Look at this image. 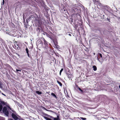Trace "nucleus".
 Here are the masks:
<instances>
[{
    "instance_id": "obj_1",
    "label": "nucleus",
    "mask_w": 120,
    "mask_h": 120,
    "mask_svg": "<svg viewBox=\"0 0 120 120\" xmlns=\"http://www.w3.org/2000/svg\"><path fill=\"white\" fill-rule=\"evenodd\" d=\"M1 99H0V112L2 110L3 112L7 116H8L9 114V112L7 110L6 107L4 106L3 108V106L6 105L7 103L4 101H1Z\"/></svg>"
},
{
    "instance_id": "obj_2",
    "label": "nucleus",
    "mask_w": 120,
    "mask_h": 120,
    "mask_svg": "<svg viewBox=\"0 0 120 120\" xmlns=\"http://www.w3.org/2000/svg\"><path fill=\"white\" fill-rule=\"evenodd\" d=\"M72 9L73 11H74L76 14L78 13L79 12V10L80 11V10H81L80 8L77 7H73Z\"/></svg>"
},
{
    "instance_id": "obj_3",
    "label": "nucleus",
    "mask_w": 120,
    "mask_h": 120,
    "mask_svg": "<svg viewBox=\"0 0 120 120\" xmlns=\"http://www.w3.org/2000/svg\"><path fill=\"white\" fill-rule=\"evenodd\" d=\"M42 40L44 42V44L45 47L47 49L49 48L48 45V42L45 39L43 38Z\"/></svg>"
},
{
    "instance_id": "obj_4",
    "label": "nucleus",
    "mask_w": 120,
    "mask_h": 120,
    "mask_svg": "<svg viewBox=\"0 0 120 120\" xmlns=\"http://www.w3.org/2000/svg\"><path fill=\"white\" fill-rule=\"evenodd\" d=\"M66 74L68 78L71 79L73 77V76L72 74H69L68 73H66Z\"/></svg>"
},
{
    "instance_id": "obj_5",
    "label": "nucleus",
    "mask_w": 120,
    "mask_h": 120,
    "mask_svg": "<svg viewBox=\"0 0 120 120\" xmlns=\"http://www.w3.org/2000/svg\"><path fill=\"white\" fill-rule=\"evenodd\" d=\"M11 116L15 120H17L18 119V117L14 113H12Z\"/></svg>"
},
{
    "instance_id": "obj_6",
    "label": "nucleus",
    "mask_w": 120,
    "mask_h": 120,
    "mask_svg": "<svg viewBox=\"0 0 120 120\" xmlns=\"http://www.w3.org/2000/svg\"><path fill=\"white\" fill-rule=\"evenodd\" d=\"M46 35L49 38L51 39L53 41V42H54V39L53 38V37L52 35H50L48 33H46Z\"/></svg>"
},
{
    "instance_id": "obj_7",
    "label": "nucleus",
    "mask_w": 120,
    "mask_h": 120,
    "mask_svg": "<svg viewBox=\"0 0 120 120\" xmlns=\"http://www.w3.org/2000/svg\"><path fill=\"white\" fill-rule=\"evenodd\" d=\"M93 2L94 4H96L99 5L100 4V2L99 0H93Z\"/></svg>"
},
{
    "instance_id": "obj_8",
    "label": "nucleus",
    "mask_w": 120,
    "mask_h": 120,
    "mask_svg": "<svg viewBox=\"0 0 120 120\" xmlns=\"http://www.w3.org/2000/svg\"><path fill=\"white\" fill-rule=\"evenodd\" d=\"M25 50H26V53H27L28 56L29 57H30V55H29V53L28 49L27 47H26V48Z\"/></svg>"
},
{
    "instance_id": "obj_9",
    "label": "nucleus",
    "mask_w": 120,
    "mask_h": 120,
    "mask_svg": "<svg viewBox=\"0 0 120 120\" xmlns=\"http://www.w3.org/2000/svg\"><path fill=\"white\" fill-rule=\"evenodd\" d=\"M35 20V22L36 23H38L39 24H40V23H41V21L40 20H39L38 18L37 19H36Z\"/></svg>"
},
{
    "instance_id": "obj_10",
    "label": "nucleus",
    "mask_w": 120,
    "mask_h": 120,
    "mask_svg": "<svg viewBox=\"0 0 120 120\" xmlns=\"http://www.w3.org/2000/svg\"><path fill=\"white\" fill-rule=\"evenodd\" d=\"M3 84L2 82L0 81V88H2L3 87Z\"/></svg>"
},
{
    "instance_id": "obj_11",
    "label": "nucleus",
    "mask_w": 120,
    "mask_h": 120,
    "mask_svg": "<svg viewBox=\"0 0 120 120\" xmlns=\"http://www.w3.org/2000/svg\"><path fill=\"white\" fill-rule=\"evenodd\" d=\"M93 68L94 71H96L97 70V68L96 67L95 65L93 66Z\"/></svg>"
},
{
    "instance_id": "obj_12",
    "label": "nucleus",
    "mask_w": 120,
    "mask_h": 120,
    "mask_svg": "<svg viewBox=\"0 0 120 120\" xmlns=\"http://www.w3.org/2000/svg\"><path fill=\"white\" fill-rule=\"evenodd\" d=\"M69 21L71 23H72L73 22V19L72 18H70L69 19Z\"/></svg>"
},
{
    "instance_id": "obj_13",
    "label": "nucleus",
    "mask_w": 120,
    "mask_h": 120,
    "mask_svg": "<svg viewBox=\"0 0 120 120\" xmlns=\"http://www.w3.org/2000/svg\"><path fill=\"white\" fill-rule=\"evenodd\" d=\"M51 95L53 96L55 98H57V97L56 96V95L53 93H52L51 94Z\"/></svg>"
},
{
    "instance_id": "obj_14",
    "label": "nucleus",
    "mask_w": 120,
    "mask_h": 120,
    "mask_svg": "<svg viewBox=\"0 0 120 120\" xmlns=\"http://www.w3.org/2000/svg\"><path fill=\"white\" fill-rule=\"evenodd\" d=\"M36 93L39 95H40L42 94V92H40L39 91H36Z\"/></svg>"
},
{
    "instance_id": "obj_15",
    "label": "nucleus",
    "mask_w": 120,
    "mask_h": 120,
    "mask_svg": "<svg viewBox=\"0 0 120 120\" xmlns=\"http://www.w3.org/2000/svg\"><path fill=\"white\" fill-rule=\"evenodd\" d=\"M44 118L46 120H52L50 118L45 116H44Z\"/></svg>"
},
{
    "instance_id": "obj_16",
    "label": "nucleus",
    "mask_w": 120,
    "mask_h": 120,
    "mask_svg": "<svg viewBox=\"0 0 120 120\" xmlns=\"http://www.w3.org/2000/svg\"><path fill=\"white\" fill-rule=\"evenodd\" d=\"M96 30L99 31V32L100 33H101V28L98 27V28Z\"/></svg>"
},
{
    "instance_id": "obj_17",
    "label": "nucleus",
    "mask_w": 120,
    "mask_h": 120,
    "mask_svg": "<svg viewBox=\"0 0 120 120\" xmlns=\"http://www.w3.org/2000/svg\"><path fill=\"white\" fill-rule=\"evenodd\" d=\"M57 82L59 84V85L60 86H62V84L61 82L59 81H58V80H57Z\"/></svg>"
},
{
    "instance_id": "obj_18",
    "label": "nucleus",
    "mask_w": 120,
    "mask_h": 120,
    "mask_svg": "<svg viewBox=\"0 0 120 120\" xmlns=\"http://www.w3.org/2000/svg\"><path fill=\"white\" fill-rule=\"evenodd\" d=\"M54 120H60L58 116H57V118H55L54 119Z\"/></svg>"
},
{
    "instance_id": "obj_19",
    "label": "nucleus",
    "mask_w": 120,
    "mask_h": 120,
    "mask_svg": "<svg viewBox=\"0 0 120 120\" xmlns=\"http://www.w3.org/2000/svg\"><path fill=\"white\" fill-rule=\"evenodd\" d=\"M63 70H64L63 68H62L61 69V70L60 71V75H61V73L63 71Z\"/></svg>"
},
{
    "instance_id": "obj_20",
    "label": "nucleus",
    "mask_w": 120,
    "mask_h": 120,
    "mask_svg": "<svg viewBox=\"0 0 120 120\" xmlns=\"http://www.w3.org/2000/svg\"><path fill=\"white\" fill-rule=\"evenodd\" d=\"M24 27L26 28H28V25L26 24V23H24Z\"/></svg>"
},
{
    "instance_id": "obj_21",
    "label": "nucleus",
    "mask_w": 120,
    "mask_h": 120,
    "mask_svg": "<svg viewBox=\"0 0 120 120\" xmlns=\"http://www.w3.org/2000/svg\"><path fill=\"white\" fill-rule=\"evenodd\" d=\"M38 43H39V44H41V45H43V42L41 41H39Z\"/></svg>"
},
{
    "instance_id": "obj_22",
    "label": "nucleus",
    "mask_w": 120,
    "mask_h": 120,
    "mask_svg": "<svg viewBox=\"0 0 120 120\" xmlns=\"http://www.w3.org/2000/svg\"><path fill=\"white\" fill-rule=\"evenodd\" d=\"M78 89L81 91V93H82L83 92V90H82L80 88L78 87Z\"/></svg>"
},
{
    "instance_id": "obj_23",
    "label": "nucleus",
    "mask_w": 120,
    "mask_h": 120,
    "mask_svg": "<svg viewBox=\"0 0 120 120\" xmlns=\"http://www.w3.org/2000/svg\"><path fill=\"white\" fill-rule=\"evenodd\" d=\"M80 118L82 120H86V118H85L80 117Z\"/></svg>"
},
{
    "instance_id": "obj_24",
    "label": "nucleus",
    "mask_w": 120,
    "mask_h": 120,
    "mask_svg": "<svg viewBox=\"0 0 120 120\" xmlns=\"http://www.w3.org/2000/svg\"><path fill=\"white\" fill-rule=\"evenodd\" d=\"M98 55H99V56L102 58V56L101 54L100 53H98Z\"/></svg>"
},
{
    "instance_id": "obj_25",
    "label": "nucleus",
    "mask_w": 120,
    "mask_h": 120,
    "mask_svg": "<svg viewBox=\"0 0 120 120\" xmlns=\"http://www.w3.org/2000/svg\"><path fill=\"white\" fill-rule=\"evenodd\" d=\"M16 70L17 72H18V71H19L20 72L21 71V70H18L17 69H16ZM17 73L19 74V73L18 72H17Z\"/></svg>"
},
{
    "instance_id": "obj_26",
    "label": "nucleus",
    "mask_w": 120,
    "mask_h": 120,
    "mask_svg": "<svg viewBox=\"0 0 120 120\" xmlns=\"http://www.w3.org/2000/svg\"><path fill=\"white\" fill-rule=\"evenodd\" d=\"M55 44V43H57V41L56 40H54V42H53Z\"/></svg>"
},
{
    "instance_id": "obj_27",
    "label": "nucleus",
    "mask_w": 120,
    "mask_h": 120,
    "mask_svg": "<svg viewBox=\"0 0 120 120\" xmlns=\"http://www.w3.org/2000/svg\"><path fill=\"white\" fill-rule=\"evenodd\" d=\"M4 0H3V2L2 3V5H3L4 4Z\"/></svg>"
},
{
    "instance_id": "obj_28",
    "label": "nucleus",
    "mask_w": 120,
    "mask_h": 120,
    "mask_svg": "<svg viewBox=\"0 0 120 120\" xmlns=\"http://www.w3.org/2000/svg\"><path fill=\"white\" fill-rule=\"evenodd\" d=\"M28 19H26V22L27 23H28Z\"/></svg>"
},
{
    "instance_id": "obj_29",
    "label": "nucleus",
    "mask_w": 120,
    "mask_h": 120,
    "mask_svg": "<svg viewBox=\"0 0 120 120\" xmlns=\"http://www.w3.org/2000/svg\"><path fill=\"white\" fill-rule=\"evenodd\" d=\"M76 87L77 89H78V87H79V86H78L77 85H76Z\"/></svg>"
},
{
    "instance_id": "obj_30",
    "label": "nucleus",
    "mask_w": 120,
    "mask_h": 120,
    "mask_svg": "<svg viewBox=\"0 0 120 120\" xmlns=\"http://www.w3.org/2000/svg\"><path fill=\"white\" fill-rule=\"evenodd\" d=\"M8 109H9L10 110H11V108H10L9 106H8Z\"/></svg>"
},
{
    "instance_id": "obj_31",
    "label": "nucleus",
    "mask_w": 120,
    "mask_h": 120,
    "mask_svg": "<svg viewBox=\"0 0 120 120\" xmlns=\"http://www.w3.org/2000/svg\"><path fill=\"white\" fill-rule=\"evenodd\" d=\"M97 59L98 60V61H100V60H99V58H98V57H97Z\"/></svg>"
},
{
    "instance_id": "obj_32",
    "label": "nucleus",
    "mask_w": 120,
    "mask_h": 120,
    "mask_svg": "<svg viewBox=\"0 0 120 120\" xmlns=\"http://www.w3.org/2000/svg\"><path fill=\"white\" fill-rule=\"evenodd\" d=\"M68 35L70 36H71V35L70 34H68Z\"/></svg>"
},
{
    "instance_id": "obj_33",
    "label": "nucleus",
    "mask_w": 120,
    "mask_h": 120,
    "mask_svg": "<svg viewBox=\"0 0 120 120\" xmlns=\"http://www.w3.org/2000/svg\"><path fill=\"white\" fill-rule=\"evenodd\" d=\"M2 94L3 95H4V96H5V95L4 94L2 93Z\"/></svg>"
},
{
    "instance_id": "obj_34",
    "label": "nucleus",
    "mask_w": 120,
    "mask_h": 120,
    "mask_svg": "<svg viewBox=\"0 0 120 120\" xmlns=\"http://www.w3.org/2000/svg\"><path fill=\"white\" fill-rule=\"evenodd\" d=\"M107 19H108V20L109 21V22H110V21H109V20H110V19H108V18H107Z\"/></svg>"
},
{
    "instance_id": "obj_35",
    "label": "nucleus",
    "mask_w": 120,
    "mask_h": 120,
    "mask_svg": "<svg viewBox=\"0 0 120 120\" xmlns=\"http://www.w3.org/2000/svg\"><path fill=\"white\" fill-rule=\"evenodd\" d=\"M7 66H9V64H7Z\"/></svg>"
},
{
    "instance_id": "obj_36",
    "label": "nucleus",
    "mask_w": 120,
    "mask_h": 120,
    "mask_svg": "<svg viewBox=\"0 0 120 120\" xmlns=\"http://www.w3.org/2000/svg\"><path fill=\"white\" fill-rule=\"evenodd\" d=\"M119 88L120 89V85L119 86Z\"/></svg>"
},
{
    "instance_id": "obj_37",
    "label": "nucleus",
    "mask_w": 120,
    "mask_h": 120,
    "mask_svg": "<svg viewBox=\"0 0 120 120\" xmlns=\"http://www.w3.org/2000/svg\"><path fill=\"white\" fill-rule=\"evenodd\" d=\"M12 24H13V25H14V24L13 23H12Z\"/></svg>"
},
{
    "instance_id": "obj_38",
    "label": "nucleus",
    "mask_w": 120,
    "mask_h": 120,
    "mask_svg": "<svg viewBox=\"0 0 120 120\" xmlns=\"http://www.w3.org/2000/svg\"><path fill=\"white\" fill-rule=\"evenodd\" d=\"M43 108H44L45 109V108L44 107H43Z\"/></svg>"
},
{
    "instance_id": "obj_39",
    "label": "nucleus",
    "mask_w": 120,
    "mask_h": 120,
    "mask_svg": "<svg viewBox=\"0 0 120 120\" xmlns=\"http://www.w3.org/2000/svg\"><path fill=\"white\" fill-rule=\"evenodd\" d=\"M17 49L18 48V47H17Z\"/></svg>"
}]
</instances>
